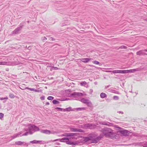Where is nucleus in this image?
Masks as SVG:
<instances>
[{
  "mask_svg": "<svg viewBox=\"0 0 147 147\" xmlns=\"http://www.w3.org/2000/svg\"><path fill=\"white\" fill-rule=\"evenodd\" d=\"M106 138L113 139L116 136V133L113 132V130L110 128L105 127L102 129L100 131Z\"/></svg>",
  "mask_w": 147,
  "mask_h": 147,
  "instance_id": "nucleus-1",
  "label": "nucleus"
},
{
  "mask_svg": "<svg viewBox=\"0 0 147 147\" xmlns=\"http://www.w3.org/2000/svg\"><path fill=\"white\" fill-rule=\"evenodd\" d=\"M59 141L60 142H65L67 144L69 145H77L78 144L77 143L74 142H70L68 138H64L61 139H58L55 140L53 141L54 142L55 141Z\"/></svg>",
  "mask_w": 147,
  "mask_h": 147,
  "instance_id": "nucleus-2",
  "label": "nucleus"
},
{
  "mask_svg": "<svg viewBox=\"0 0 147 147\" xmlns=\"http://www.w3.org/2000/svg\"><path fill=\"white\" fill-rule=\"evenodd\" d=\"M119 132L122 136H131L132 134L131 132L127 130H124L123 129L119 130Z\"/></svg>",
  "mask_w": 147,
  "mask_h": 147,
  "instance_id": "nucleus-3",
  "label": "nucleus"
},
{
  "mask_svg": "<svg viewBox=\"0 0 147 147\" xmlns=\"http://www.w3.org/2000/svg\"><path fill=\"white\" fill-rule=\"evenodd\" d=\"M40 129L36 126L32 125L31 126L28 127V130H30L32 132V134L36 131H40Z\"/></svg>",
  "mask_w": 147,
  "mask_h": 147,
  "instance_id": "nucleus-4",
  "label": "nucleus"
},
{
  "mask_svg": "<svg viewBox=\"0 0 147 147\" xmlns=\"http://www.w3.org/2000/svg\"><path fill=\"white\" fill-rule=\"evenodd\" d=\"M83 95V94L82 93L74 92L72 93L69 94V95L67 96L69 97L73 96L74 98H76Z\"/></svg>",
  "mask_w": 147,
  "mask_h": 147,
  "instance_id": "nucleus-5",
  "label": "nucleus"
},
{
  "mask_svg": "<svg viewBox=\"0 0 147 147\" xmlns=\"http://www.w3.org/2000/svg\"><path fill=\"white\" fill-rule=\"evenodd\" d=\"M79 135V134L78 133H65L62 134V136H77Z\"/></svg>",
  "mask_w": 147,
  "mask_h": 147,
  "instance_id": "nucleus-6",
  "label": "nucleus"
},
{
  "mask_svg": "<svg viewBox=\"0 0 147 147\" xmlns=\"http://www.w3.org/2000/svg\"><path fill=\"white\" fill-rule=\"evenodd\" d=\"M102 138L103 136H102V135L100 134L99 136H98L96 138L93 139L92 140L91 143L95 144L97 143Z\"/></svg>",
  "mask_w": 147,
  "mask_h": 147,
  "instance_id": "nucleus-7",
  "label": "nucleus"
},
{
  "mask_svg": "<svg viewBox=\"0 0 147 147\" xmlns=\"http://www.w3.org/2000/svg\"><path fill=\"white\" fill-rule=\"evenodd\" d=\"M85 127L86 128L92 129L96 128V125L93 124L87 123L85 124Z\"/></svg>",
  "mask_w": 147,
  "mask_h": 147,
  "instance_id": "nucleus-8",
  "label": "nucleus"
},
{
  "mask_svg": "<svg viewBox=\"0 0 147 147\" xmlns=\"http://www.w3.org/2000/svg\"><path fill=\"white\" fill-rule=\"evenodd\" d=\"M70 131L71 132H84V131L82 129L77 128L70 127Z\"/></svg>",
  "mask_w": 147,
  "mask_h": 147,
  "instance_id": "nucleus-9",
  "label": "nucleus"
},
{
  "mask_svg": "<svg viewBox=\"0 0 147 147\" xmlns=\"http://www.w3.org/2000/svg\"><path fill=\"white\" fill-rule=\"evenodd\" d=\"M15 144L18 145H24L28 146L29 145V144L28 143H26L25 142H22L20 141H19L16 142Z\"/></svg>",
  "mask_w": 147,
  "mask_h": 147,
  "instance_id": "nucleus-10",
  "label": "nucleus"
},
{
  "mask_svg": "<svg viewBox=\"0 0 147 147\" xmlns=\"http://www.w3.org/2000/svg\"><path fill=\"white\" fill-rule=\"evenodd\" d=\"M91 60L90 58H82L80 59V61L84 63H88Z\"/></svg>",
  "mask_w": 147,
  "mask_h": 147,
  "instance_id": "nucleus-11",
  "label": "nucleus"
},
{
  "mask_svg": "<svg viewBox=\"0 0 147 147\" xmlns=\"http://www.w3.org/2000/svg\"><path fill=\"white\" fill-rule=\"evenodd\" d=\"M140 69L139 68H137L135 69H131L130 70H128V73H134L135 72L139 71Z\"/></svg>",
  "mask_w": 147,
  "mask_h": 147,
  "instance_id": "nucleus-12",
  "label": "nucleus"
},
{
  "mask_svg": "<svg viewBox=\"0 0 147 147\" xmlns=\"http://www.w3.org/2000/svg\"><path fill=\"white\" fill-rule=\"evenodd\" d=\"M144 50H142L140 51H138L136 53V54L137 55H147V54H146V53L144 52Z\"/></svg>",
  "mask_w": 147,
  "mask_h": 147,
  "instance_id": "nucleus-13",
  "label": "nucleus"
},
{
  "mask_svg": "<svg viewBox=\"0 0 147 147\" xmlns=\"http://www.w3.org/2000/svg\"><path fill=\"white\" fill-rule=\"evenodd\" d=\"M40 132L42 133L47 134H49L51 133V131L50 130L47 129L42 130L40 131Z\"/></svg>",
  "mask_w": 147,
  "mask_h": 147,
  "instance_id": "nucleus-14",
  "label": "nucleus"
},
{
  "mask_svg": "<svg viewBox=\"0 0 147 147\" xmlns=\"http://www.w3.org/2000/svg\"><path fill=\"white\" fill-rule=\"evenodd\" d=\"M22 30L21 29L17 27L13 31V33L14 34H17L19 33V32Z\"/></svg>",
  "mask_w": 147,
  "mask_h": 147,
  "instance_id": "nucleus-15",
  "label": "nucleus"
},
{
  "mask_svg": "<svg viewBox=\"0 0 147 147\" xmlns=\"http://www.w3.org/2000/svg\"><path fill=\"white\" fill-rule=\"evenodd\" d=\"M22 134V132L21 131V132H18L17 134H14L13 136H11V137L12 138V139L11 140H12L13 139H14L17 138V137H18L19 135L21 134Z\"/></svg>",
  "mask_w": 147,
  "mask_h": 147,
  "instance_id": "nucleus-16",
  "label": "nucleus"
},
{
  "mask_svg": "<svg viewBox=\"0 0 147 147\" xmlns=\"http://www.w3.org/2000/svg\"><path fill=\"white\" fill-rule=\"evenodd\" d=\"M74 111V108L73 109H72V108L71 107H69L68 108H66L65 109H63V111L64 112L65 111Z\"/></svg>",
  "mask_w": 147,
  "mask_h": 147,
  "instance_id": "nucleus-17",
  "label": "nucleus"
},
{
  "mask_svg": "<svg viewBox=\"0 0 147 147\" xmlns=\"http://www.w3.org/2000/svg\"><path fill=\"white\" fill-rule=\"evenodd\" d=\"M74 111L76 110V111H81L82 110H85L86 109L85 107H79L77 108H74Z\"/></svg>",
  "mask_w": 147,
  "mask_h": 147,
  "instance_id": "nucleus-18",
  "label": "nucleus"
},
{
  "mask_svg": "<svg viewBox=\"0 0 147 147\" xmlns=\"http://www.w3.org/2000/svg\"><path fill=\"white\" fill-rule=\"evenodd\" d=\"M102 124L103 125L108 126H112L113 125L112 123H110L108 122H103Z\"/></svg>",
  "mask_w": 147,
  "mask_h": 147,
  "instance_id": "nucleus-19",
  "label": "nucleus"
},
{
  "mask_svg": "<svg viewBox=\"0 0 147 147\" xmlns=\"http://www.w3.org/2000/svg\"><path fill=\"white\" fill-rule=\"evenodd\" d=\"M83 138L84 139L83 141L85 142H86L91 140V138L88 137H83Z\"/></svg>",
  "mask_w": 147,
  "mask_h": 147,
  "instance_id": "nucleus-20",
  "label": "nucleus"
},
{
  "mask_svg": "<svg viewBox=\"0 0 147 147\" xmlns=\"http://www.w3.org/2000/svg\"><path fill=\"white\" fill-rule=\"evenodd\" d=\"M80 84L81 86H84L86 88L88 86V84L85 81L81 82L80 83Z\"/></svg>",
  "mask_w": 147,
  "mask_h": 147,
  "instance_id": "nucleus-21",
  "label": "nucleus"
},
{
  "mask_svg": "<svg viewBox=\"0 0 147 147\" xmlns=\"http://www.w3.org/2000/svg\"><path fill=\"white\" fill-rule=\"evenodd\" d=\"M32 134V132L31 131H30V130H28V131L26 132L25 133L22 134V136H27L28 134L31 135Z\"/></svg>",
  "mask_w": 147,
  "mask_h": 147,
  "instance_id": "nucleus-22",
  "label": "nucleus"
},
{
  "mask_svg": "<svg viewBox=\"0 0 147 147\" xmlns=\"http://www.w3.org/2000/svg\"><path fill=\"white\" fill-rule=\"evenodd\" d=\"M89 100L86 99L84 98H83L81 99V101L83 103L86 104L88 101H89Z\"/></svg>",
  "mask_w": 147,
  "mask_h": 147,
  "instance_id": "nucleus-23",
  "label": "nucleus"
},
{
  "mask_svg": "<svg viewBox=\"0 0 147 147\" xmlns=\"http://www.w3.org/2000/svg\"><path fill=\"white\" fill-rule=\"evenodd\" d=\"M100 97L101 98H103L107 97V94L104 93L102 92L100 94Z\"/></svg>",
  "mask_w": 147,
  "mask_h": 147,
  "instance_id": "nucleus-24",
  "label": "nucleus"
},
{
  "mask_svg": "<svg viewBox=\"0 0 147 147\" xmlns=\"http://www.w3.org/2000/svg\"><path fill=\"white\" fill-rule=\"evenodd\" d=\"M20 88L21 89H22V90H24V89H28V90H30V91H34V89L33 88H29L28 87H26L25 88H21L20 87Z\"/></svg>",
  "mask_w": 147,
  "mask_h": 147,
  "instance_id": "nucleus-25",
  "label": "nucleus"
},
{
  "mask_svg": "<svg viewBox=\"0 0 147 147\" xmlns=\"http://www.w3.org/2000/svg\"><path fill=\"white\" fill-rule=\"evenodd\" d=\"M88 107L91 108L92 107V105L91 101L89 100V101L86 104Z\"/></svg>",
  "mask_w": 147,
  "mask_h": 147,
  "instance_id": "nucleus-26",
  "label": "nucleus"
},
{
  "mask_svg": "<svg viewBox=\"0 0 147 147\" xmlns=\"http://www.w3.org/2000/svg\"><path fill=\"white\" fill-rule=\"evenodd\" d=\"M126 73H128V70H121L120 74H126Z\"/></svg>",
  "mask_w": 147,
  "mask_h": 147,
  "instance_id": "nucleus-27",
  "label": "nucleus"
},
{
  "mask_svg": "<svg viewBox=\"0 0 147 147\" xmlns=\"http://www.w3.org/2000/svg\"><path fill=\"white\" fill-rule=\"evenodd\" d=\"M108 90H109V92H112L115 93H117L116 92L117 91L111 88H110L108 89Z\"/></svg>",
  "mask_w": 147,
  "mask_h": 147,
  "instance_id": "nucleus-28",
  "label": "nucleus"
},
{
  "mask_svg": "<svg viewBox=\"0 0 147 147\" xmlns=\"http://www.w3.org/2000/svg\"><path fill=\"white\" fill-rule=\"evenodd\" d=\"M92 63L95 64L99 65L100 66L101 65V64L99 62L96 61H92Z\"/></svg>",
  "mask_w": 147,
  "mask_h": 147,
  "instance_id": "nucleus-29",
  "label": "nucleus"
},
{
  "mask_svg": "<svg viewBox=\"0 0 147 147\" xmlns=\"http://www.w3.org/2000/svg\"><path fill=\"white\" fill-rule=\"evenodd\" d=\"M141 145L143 147H147V141L141 143Z\"/></svg>",
  "mask_w": 147,
  "mask_h": 147,
  "instance_id": "nucleus-30",
  "label": "nucleus"
},
{
  "mask_svg": "<svg viewBox=\"0 0 147 147\" xmlns=\"http://www.w3.org/2000/svg\"><path fill=\"white\" fill-rule=\"evenodd\" d=\"M112 71L113 74L120 73L121 70H115Z\"/></svg>",
  "mask_w": 147,
  "mask_h": 147,
  "instance_id": "nucleus-31",
  "label": "nucleus"
},
{
  "mask_svg": "<svg viewBox=\"0 0 147 147\" xmlns=\"http://www.w3.org/2000/svg\"><path fill=\"white\" fill-rule=\"evenodd\" d=\"M59 69V68L57 67L52 66L51 67V70L52 71V70H58Z\"/></svg>",
  "mask_w": 147,
  "mask_h": 147,
  "instance_id": "nucleus-32",
  "label": "nucleus"
},
{
  "mask_svg": "<svg viewBox=\"0 0 147 147\" xmlns=\"http://www.w3.org/2000/svg\"><path fill=\"white\" fill-rule=\"evenodd\" d=\"M52 102L54 104H58L59 102L58 100L55 99Z\"/></svg>",
  "mask_w": 147,
  "mask_h": 147,
  "instance_id": "nucleus-33",
  "label": "nucleus"
},
{
  "mask_svg": "<svg viewBox=\"0 0 147 147\" xmlns=\"http://www.w3.org/2000/svg\"><path fill=\"white\" fill-rule=\"evenodd\" d=\"M24 22H22L19 25V26L18 27L19 28L22 29L23 27L24 26Z\"/></svg>",
  "mask_w": 147,
  "mask_h": 147,
  "instance_id": "nucleus-34",
  "label": "nucleus"
},
{
  "mask_svg": "<svg viewBox=\"0 0 147 147\" xmlns=\"http://www.w3.org/2000/svg\"><path fill=\"white\" fill-rule=\"evenodd\" d=\"M55 109L56 110H59V111H61L62 110L63 111V109L61 108H59V107H56L55 108Z\"/></svg>",
  "mask_w": 147,
  "mask_h": 147,
  "instance_id": "nucleus-35",
  "label": "nucleus"
},
{
  "mask_svg": "<svg viewBox=\"0 0 147 147\" xmlns=\"http://www.w3.org/2000/svg\"><path fill=\"white\" fill-rule=\"evenodd\" d=\"M54 99V97L52 96H49L47 97V99L49 100H52Z\"/></svg>",
  "mask_w": 147,
  "mask_h": 147,
  "instance_id": "nucleus-36",
  "label": "nucleus"
},
{
  "mask_svg": "<svg viewBox=\"0 0 147 147\" xmlns=\"http://www.w3.org/2000/svg\"><path fill=\"white\" fill-rule=\"evenodd\" d=\"M4 116V114L3 113H0V119H2L3 118Z\"/></svg>",
  "mask_w": 147,
  "mask_h": 147,
  "instance_id": "nucleus-37",
  "label": "nucleus"
},
{
  "mask_svg": "<svg viewBox=\"0 0 147 147\" xmlns=\"http://www.w3.org/2000/svg\"><path fill=\"white\" fill-rule=\"evenodd\" d=\"M7 64V62H0V65H6Z\"/></svg>",
  "mask_w": 147,
  "mask_h": 147,
  "instance_id": "nucleus-38",
  "label": "nucleus"
},
{
  "mask_svg": "<svg viewBox=\"0 0 147 147\" xmlns=\"http://www.w3.org/2000/svg\"><path fill=\"white\" fill-rule=\"evenodd\" d=\"M37 140H34L30 142V143L32 144H37Z\"/></svg>",
  "mask_w": 147,
  "mask_h": 147,
  "instance_id": "nucleus-39",
  "label": "nucleus"
},
{
  "mask_svg": "<svg viewBox=\"0 0 147 147\" xmlns=\"http://www.w3.org/2000/svg\"><path fill=\"white\" fill-rule=\"evenodd\" d=\"M119 98L118 96H115L113 97V99L114 100H118Z\"/></svg>",
  "mask_w": 147,
  "mask_h": 147,
  "instance_id": "nucleus-40",
  "label": "nucleus"
},
{
  "mask_svg": "<svg viewBox=\"0 0 147 147\" xmlns=\"http://www.w3.org/2000/svg\"><path fill=\"white\" fill-rule=\"evenodd\" d=\"M8 99V98L7 97H4V98H0V100H5V99L7 100Z\"/></svg>",
  "mask_w": 147,
  "mask_h": 147,
  "instance_id": "nucleus-41",
  "label": "nucleus"
},
{
  "mask_svg": "<svg viewBox=\"0 0 147 147\" xmlns=\"http://www.w3.org/2000/svg\"><path fill=\"white\" fill-rule=\"evenodd\" d=\"M9 96L11 98H13L15 97L14 95L13 94H10Z\"/></svg>",
  "mask_w": 147,
  "mask_h": 147,
  "instance_id": "nucleus-42",
  "label": "nucleus"
},
{
  "mask_svg": "<svg viewBox=\"0 0 147 147\" xmlns=\"http://www.w3.org/2000/svg\"><path fill=\"white\" fill-rule=\"evenodd\" d=\"M43 142L42 141H40V140H37V143H40V144H44L43 143H41V142ZM44 141H43L44 142Z\"/></svg>",
  "mask_w": 147,
  "mask_h": 147,
  "instance_id": "nucleus-43",
  "label": "nucleus"
},
{
  "mask_svg": "<svg viewBox=\"0 0 147 147\" xmlns=\"http://www.w3.org/2000/svg\"><path fill=\"white\" fill-rule=\"evenodd\" d=\"M34 91L37 92H41L42 91V90H38L34 89Z\"/></svg>",
  "mask_w": 147,
  "mask_h": 147,
  "instance_id": "nucleus-44",
  "label": "nucleus"
},
{
  "mask_svg": "<svg viewBox=\"0 0 147 147\" xmlns=\"http://www.w3.org/2000/svg\"><path fill=\"white\" fill-rule=\"evenodd\" d=\"M40 98L41 100H43L45 99V96L44 95H43L40 97Z\"/></svg>",
  "mask_w": 147,
  "mask_h": 147,
  "instance_id": "nucleus-45",
  "label": "nucleus"
},
{
  "mask_svg": "<svg viewBox=\"0 0 147 147\" xmlns=\"http://www.w3.org/2000/svg\"><path fill=\"white\" fill-rule=\"evenodd\" d=\"M42 40H47V38L45 36L43 37L42 38Z\"/></svg>",
  "mask_w": 147,
  "mask_h": 147,
  "instance_id": "nucleus-46",
  "label": "nucleus"
},
{
  "mask_svg": "<svg viewBox=\"0 0 147 147\" xmlns=\"http://www.w3.org/2000/svg\"><path fill=\"white\" fill-rule=\"evenodd\" d=\"M50 40H51L53 41H54V40H55L54 39V38H53V37H51L50 38Z\"/></svg>",
  "mask_w": 147,
  "mask_h": 147,
  "instance_id": "nucleus-47",
  "label": "nucleus"
},
{
  "mask_svg": "<svg viewBox=\"0 0 147 147\" xmlns=\"http://www.w3.org/2000/svg\"><path fill=\"white\" fill-rule=\"evenodd\" d=\"M110 86V85H108L107 86H105V89H107V88L109 87Z\"/></svg>",
  "mask_w": 147,
  "mask_h": 147,
  "instance_id": "nucleus-48",
  "label": "nucleus"
},
{
  "mask_svg": "<svg viewBox=\"0 0 147 147\" xmlns=\"http://www.w3.org/2000/svg\"><path fill=\"white\" fill-rule=\"evenodd\" d=\"M117 113H121L122 114H123V113L122 111H119L117 112Z\"/></svg>",
  "mask_w": 147,
  "mask_h": 147,
  "instance_id": "nucleus-49",
  "label": "nucleus"
},
{
  "mask_svg": "<svg viewBox=\"0 0 147 147\" xmlns=\"http://www.w3.org/2000/svg\"><path fill=\"white\" fill-rule=\"evenodd\" d=\"M121 48L125 49L126 48V47L125 46H121Z\"/></svg>",
  "mask_w": 147,
  "mask_h": 147,
  "instance_id": "nucleus-50",
  "label": "nucleus"
},
{
  "mask_svg": "<svg viewBox=\"0 0 147 147\" xmlns=\"http://www.w3.org/2000/svg\"><path fill=\"white\" fill-rule=\"evenodd\" d=\"M56 145H60V144L59 143V142H56Z\"/></svg>",
  "mask_w": 147,
  "mask_h": 147,
  "instance_id": "nucleus-51",
  "label": "nucleus"
},
{
  "mask_svg": "<svg viewBox=\"0 0 147 147\" xmlns=\"http://www.w3.org/2000/svg\"><path fill=\"white\" fill-rule=\"evenodd\" d=\"M26 131H28V129L27 128H25L24 129Z\"/></svg>",
  "mask_w": 147,
  "mask_h": 147,
  "instance_id": "nucleus-52",
  "label": "nucleus"
},
{
  "mask_svg": "<svg viewBox=\"0 0 147 147\" xmlns=\"http://www.w3.org/2000/svg\"><path fill=\"white\" fill-rule=\"evenodd\" d=\"M49 102H47L46 103V105H49Z\"/></svg>",
  "mask_w": 147,
  "mask_h": 147,
  "instance_id": "nucleus-53",
  "label": "nucleus"
},
{
  "mask_svg": "<svg viewBox=\"0 0 147 147\" xmlns=\"http://www.w3.org/2000/svg\"><path fill=\"white\" fill-rule=\"evenodd\" d=\"M94 84L96 85L97 84V82H95L94 83Z\"/></svg>",
  "mask_w": 147,
  "mask_h": 147,
  "instance_id": "nucleus-54",
  "label": "nucleus"
},
{
  "mask_svg": "<svg viewBox=\"0 0 147 147\" xmlns=\"http://www.w3.org/2000/svg\"><path fill=\"white\" fill-rule=\"evenodd\" d=\"M67 91H68L69 92H70L71 91V90L68 89L67 90Z\"/></svg>",
  "mask_w": 147,
  "mask_h": 147,
  "instance_id": "nucleus-55",
  "label": "nucleus"
},
{
  "mask_svg": "<svg viewBox=\"0 0 147 147\" xmlns=\"http://www.w3.org/2000/svg\"><path fill=\"white\" fill-rule=\"evenodd\" d=\"M112 71H108L107 72H112Z\"/></svg>",
  "mask_w": 147,
  "mask_h": 147,
  "instance_id": "nucleus-56",
  "label": "nucleus"
},
{
  "mask_svg": "<svg viewBox=\"0 0 147 147\" xmlns=\"http://www.w3.org/2000/svg\"><path fill=\"white\" fill-rule=\"evenodd\" d=\"M144 51L147 52V49L144 50Z\"/></svg>",
  "mask_w": 147,
  "mask_h": 147,
  "instance_id": "nucleus-57",
  "label": "nucleus"
},
{
  "mask_svg": "<svg viewBox=\"0 0 147 147\" xmlns=\"http://www.w3.org/2000/svg\"><path fill=\"white\" fill-rule=\"evenodd\" d=\"M90 92H93V90L92 89H90Z\"/></svg>",
  "mask_w": 147,
  "mask_h": 147,
  "instance_id": "nucleus-58",
  "label": "nucleus"
},
{
  "mask_svg": "<svg viewBox=\"0 0 147 147\" xmlns=\"http://www.w3.org/2000/svg\"><path fill=\"white\" fill-rule=\"evenodd\" d=\"M6 100H4V101H3V102L4 103H5V102H6Z\"/></svg>",
  "mask_w": 147,
  "mask_h": 147,
  "instance_id": "nucleus-59",
  "label": "nucleus"
},
{
  "mask_svg": "<svg viewBox=\"0 0 147 147\" xmlns=\"http://www.w3.org/2000/svg\"><path fill=\"white\" fill-rule=\"evenodd\" d=\"M55 147H61L60 146H55Z\"/></svg>",
  "mask_w": 147,
  "mask_h": 147,
  "instance_id": "nucleus-60",
  "label": "nucleus"
},
{
  "mask_svg": "<svg viewBox=\"0 0 147 147\" xmlns=\"http://www.w3.org/2000/svg\"><path fill=\"white\" fill-rule=\"evenodd\" d=\"M29 47H29L28 48V49Z\"/></svg>",
  "mask_w": 147,
  "mask_h": 147,
  "instance_id": "nucleus-61",
  "label": "nucleus"
},
{
  "mask_svg": "<svg viewBox=\"0 0 147 147\" xmlns=\"http://www.w3.org/2000/svg\"><path fill=\"white\" fill-rule=\"evenodd\" d=\"M66 25V24H63V25Z\"/></svg>",
  "mask_w": 147,
  "mask_h": 147,
  "instance_id": "nucleus-62",
  "label": "nucleus"
},
{
  "mask_svg": "<svg viewBox=\"0 0 147 147\" xmlns=\"http://www.w3.org/2000/svg\"><path fill=\"white\" fill-rule=\"evenodd\" d=\"M45 88H47V87H46Z\"/></svg>",
  "mask_w": 147,
  "mask_h": 147,
  "instance_id": "nucleus-63",
  "label": "nucleus"
},
{
  "mask_svg": "<svg viewBox=\"0 0 147 147\" xmlns=\"http://www.w3.org/2000/svg\"><path fill=\"white\" fill-rule=\"evenodd\" d=\"M108 100L110 101V100Z\"/></svg>",
  "mask_w": 147,
  "mask_h": 147,
  "instance_id": "nucleus-64",
  "label": "nucleus"
}]
</instances>
